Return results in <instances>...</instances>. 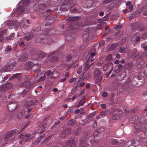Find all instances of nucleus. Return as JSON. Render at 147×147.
I'll return each instance as SVG.
<instances>
[{
	"instance_id": "f257e3e1",
	"label": "nucleus",
	"mask_w": 147,
	"mask_h": 147,
	"mask_svg": "<svg viewBox=\"0 0 147 147\" xmlns=\"http://www.w3.org/2000/svg\"><path fill=\"white\" fill-rule=\"evenodd\" d=\"M28 0H23L20 1L18 4L16 8L14 11V15L16 17H18L22 15V13L25 10L24 5L26 3H28Z\"/></svg>"
},
{
	"instance_id": "f03ea898",
	"label": "nucleus",
	"mask_w": 147,
	"mask_h": 147,
	"mask_svg": "<svg viewBox=\"0 0 147 147\" xmlns=\"http://www.w3.org/2000/svg\"><path fill=\"white\" fill-rule=\"evenodd\" d=\"M17 132V130H11L6 134L5 136L1 140V142L2 144H6L8 143V141L11 140V137H12Z\"/></svg>"
},
{
	"instance_id": "7ed1b4c3",
	"label": "nucleus",
	"mask_w": 147,
	"mask_h": 147,
	"mask_svg": "<svg viewBox=\"0 0 147 147\" xmlns=\"http://www.w3.org/2000/svg\"><path fill=\"white\" fill-rule=\"evenodd\" d=\"M94 78L96 79V82L99 84L102 80V76L100 71L98 69H96L94 71Z\"/></svg>"
},
{
	"instance_id": "20e7f679",
	"label": "nucleus",
	"mask_w": 147,
	"mask_h": 147,
	"mask_svg": "<svg viewBox=\"0 0 147 147\" xmlns=\"http://www.w3.org/2000/svg\"><path fill=\"white\" fill-rule=\"evenodd\" d=\"M131 27L133 30L137 29V30L140 31H143L145 29L143 25H140L138 23H137L132 24L131 25Z\"/></svg>"
},
{
	"instance_id": "39448f33",
	"label": "nucleus",
	"mask_w": 147,
	"mask_h": 147,
	"mask_svg": "<svg viewBox=\"0 0 147 147\" xmlns=\"http://www.w3.org/2000/svg\"><path fill=\"white\" fill-rule=\"evenodd\" d=\"M45 5L43 4H40L39 6L38 4H36L33 6L34 9V10H36L37 11H38L40 12V13H43V9H45L43 8H45Z\"/></svg>"
},
{
	"instance_id": "423d86ee",
	"label": "nucleus",
	"mask_w": 147,
	"mask_h": 147,
	"mask_svg": "<svg viewBox=\"0 0 147 147\" xmlns=\"http://www.w3.org/2000/svg\"><path fill=\"white\" fill-rule=\"evenodd\" d=\"M56 54H57V53L56 52L49 54L48 56L49 59L52 61H58L59 59V58L56 56L55 55Z\"/></svg>"
},
{
	"instance_id": "0eeeda50",
	"label": "nucleus",
	"mask_w": 147,
	"mask_h": 147,
	"mask_svg": "<svg viewBox=\"0 0 147 147\" xmlns=\"http://www.w3.org/2000/svg\"><path fill=\"white\" fill-rule=\"evenodd\" d=\"M18 106V105L16 102H11L7 105V107L9 110H14Z\"/></svg>"
},
{
	"instance_id": "6e6552de",
	"label": "nucleus",
	"mask_w": 147,
	"mask_h": 147,
	"mask_svg": "<svg viewBox=\"0 0 147 147\" xmlns=\"http://www.w3.org/2000/svg\"><path fill=\"white\" fill-rule=\"evenodd\" d=\"M35 133H33L31 134H28L25 135V136L26 137L28 138V139L26 140L25 141L21 140L20 141V144H23L22 143H23L24 141L25 142L27 141L28 140H31L35 136Z\"/></svg>"
},
{
	"instance_id": "1a4fd4ad",
	"label": "nucleus",
	"mask_w": 147,
	"mask_h": 147,
	"mask_svg": "<svg viewBox=\"0 0 147 147\" xmlns=\"http://www.w3.org/2000/svg\"><path fill=\"white\" fill-rule=\"evenodd\" d=\"M71 129H68L63 131L61 134V136L62 138H64L68 135L71 132Z\"/></svg>"
},
{
	"instance_id": "9d476101",
	"label": "nucleus",
	"mask_w": 147,
	"mask_h": 147,
	"mask_svg": "<svg viewBox=\"0 0 147 147\" xmlns=\"http://www.w3.org/2000/svg\"><path fill=\"white\" fill-rule=\"evenodd\" d=\"M32 69L34 71L38 74V73L40 71V65L39 64H34L32 66Z\"/></svg>"
},
{
	"instance_id": "9b49d317",
	"label": "nucleus",
	"mask_w": 147,
	"mask_h": 147,
	"mask_svg": "<svg viewBox=\"0 0 147 147\" xmlns=\"http://www.w3.org/2000/svg\"><path fill=\"white\" fill-rule=\"evenodd\" d=\"M93 63H91L89 60H87L86 63V66L84 69L83 70L84 73L86 72L89 68L90 66L92 65Z\"/></svg>"
},
{
	"instance_id": "f8f14e48",
	"label": "nucleus",
	"mask_w": 147,
	"mask_h": 147,
	"mask_svg": "<svg viewBox=\"0 0 147 147\" xmlns=\"http://www.w3.org/2000/svg\"><path fill=\"white\" fill-rule=\"evenodd\" d=\"M122 113L121 111H119L116 114L113 115L112 119L114 120H116L119 118L121 116Z\"/></svg>"
},
{
	"instance_id": "ddd939ff",
	"label": "nucleus",
	"mask_w": 147,
	"mask_h": 147,
	"mask_svg": "<svg viewBox=\"0 0 147 147\" xmlns=\"http://www.w3.org/2000/svg\"><path fill=\"white\" fill-rule=\"evenodd\" d=\"M59 76V73L58 71H53L52 73V75L49 77V78L50 79H52L53 78H55Z\"/></svg>"
},
{
	"instance_id": "4468645a",
	"label": "nucleus",
	"mask_w": 147,
	"mask_h": 147,
	"mask_svg": "<svg viewBox=\"0 0 147 147\" xmlns=\"http://www.w3.org/2000/svg\"><path fill=\"white\" fill-rule=\"evenodd\" d=\"M27 57L26 54L22 55L19 59V61H25L27 60Z\"/></svg>"
},
{
	"instance_id": "2eb2a0df",
	"label": "nucleus",
	"mask_w": 147,
	"mask_h": 147,
	"mask_svg": "<svg viewBox=\"0 0 147 147\" xmlns=\"http://www.w3.org/2000/svg\"><path fill=\"white\" fill-rule=\"evenodd\" d=\"M6 32V30H3L1 32L0 34V42H2L4 40V37L3 36V35Z\"/></svg>"
},
{
	"instance_id": "dca6fc26",
	"label": "nucleus",
	"mask_w": 147,
	"mask_h": 147,
	"mask_svg": "<svg viewBox=\"0 0 147 147\" xmlns=\"http://www.w3.org/2000/svg\"><path fill=\"white\" fill-rule=\"evenodd\" d=\"M4 85L7 90V89L11 88L13 86L12 84L10 82H8Z\"/></svg>"
},
{
	"instance_id": "f3484780",
	"label": "nucleus",
	"mask_w": 147,
	"mask_h": 147,
	"mask_svg": "<svg viewBox=\"0 0 147 147\" xmlns=\"http://www.w3.org/2000/svg\"><path fill=\"white\" fill-rule=\"evenodd\" d=\"M22 75L21 73H18L13 75L11 77V78H17L19 80L22 77Z\"/></svg>"
},
{
	"instance_id": "a211bd4d",
	"label": "nucleus",
	"mask_w": 147,
	"mask_h": 147,
	"mask_svg": "<svg viewBox=\"0 0 147 147\" xmlns=\"http://www.w3.org/2000/svg\"><path fill=\"white\" fill-rule=\"evenodd\" d=\"M33 35L31 34H28L25 36L24 37V38L27 41H28L30 40L33 37Z\"/></svg>"
},
{
	"instance_id": "6ab92c4d",
	"label": "nucleus",
	"mask_w": 147,
	"mask_h": 147,
	"mask_svg": "<svg viewBox=\"0 0 147 147\" xmlns=\"http://www.w3.org/2000/svg\"><path fill=\"white\" fill-rule=\"evenodd\" d=\"M43 138V136H40L38 138L37 140L34 142L33 143V144L34 145H36L40 142L41 140Z\"/></svg>"
},
{
	"instance_id": "aec40b11",
	"label": "nucleus",
	"mask_w": 147,
	"mask_h": 147,
	"mask_svg": "<svg viewBox=\"0 0 147 147\" xmlns=\"http://www.w3.org/2000/svg\"><path fill=\"white\" fill-rule=\"evenodd\" d=\"M9 67L7 66H3L0 69V71L1 72H5L9 71Z\"/></svg>"
},
{
	"instance_id": "412c9836",
	"label": "nucleus",
	"mask_w": 147,
	"mask_h": 147,
	"mask_svg": "<svg viewBox=\"0 0 147 147\" xmlns=\"http://www.w3.org/2000/svg\"><path fill=\"white\" fill-rule=\"evenodd\" d=\"M34 104V102L32 101H28L26 102L25 104V107H28L32 106Z\"/></svg>"
},
{
	"instance_id": "4be33fe9",
	"label": "nucleus",
	"mask_w": 147,
	"mask_h": 147,
	"mask_svg": "<svg viewBox=\"0 0 147 147\" xmlns=\"http://www.w3.org/2000/svg\"><path fill=\"white\" fill-rule=\"evenodd\" d=\"M95 54L94 53H92L90 55V56L89 57V59H88L87 60H89L91 62V63L93 61L94 59L93 57L94 56Z\"/></svg>"
},
{
	"instance_id": "5701e85b",
	"label": "nucleus",
	"mask_w": 147,
	"mask_h": 147,
	"mask_svg": "<svg viewBox=\"0 0 147 147\" xmlns=\"http://www.w3.org/2000/svg\"><path fill=\"white\" fill-rule=\"evenodd\" d=\"M43 9H43V12L44 11V12L45 11H46L47 13V15H49L51 13V10L50 9H47L46 5L45 8L44 7Z\"/></svg>"
},
{
	"instance_id": "b1692460",
	"label": "nucleus",
	"mask_w": 147,
	"mask_h": 147,
	"mask_svg": "<svg viewBox=\"0 0 147 147\" xmlns=\"http://www.w3.org/2000/svg\"><path fill=\"white\" fill-rule=\"evenodd\" d=\"M7 90L6 88H5V86L3 84L0 86V91H5Z\"/></svg>"
},
{
	"instance_id": "393cba45",
	"label": "nucleus",
	"mask_w": 147,
	"mask_h": 147,
	"mask_svg": "<svg viewBox=\"0 0 147 147\" xmlns=\"http://www.w3.org/2000/svg\"><path fill=\"white\" fill-rule=\"evenodd\" d=\"M85 138L84 137H83L82 138H81L80 140V143L81 145L83 143L85 142ZM80 147H84L83 145L81 146Z\"/></svg>"
},
{
	"instance_id": "a878e982",
	"label": "nucleus",
	"mask_w": 147,
	"mask_h": 147,
	"mask_svg": "<svg viewBox=\"0 0 147 147\" xmlns=\"http://www.w3.org/2000/svg\"><path fill=\"white\" fill-rule=\"evenodd\" d=\"M15 36V34L12 33L9 36L6 37V39L8 40L13 39Z\"/></svg>"
},
{
	"instance_id": "bb28decb",
	"label": "nucleus",
	"mask_w": 147,
	"mask_h": 147,
	"mask_svg": "<svg viewBox=\"0 0 147 147\" xmlns=\"http://www.w3.org/2000/svg\"><path fill=\"white\" fill-rule=\"evenodd\" d=\"M46 78V76H42L40 77L37 80V81L38 82H40L41 81H42L44 80Z\"/></svg>"
},
{
	"instance_id": "cd10ccee",
	"label": "nucleus",
	"mask_w": 147,
	"mask_h": 147,
	"mask_svg": "<svg viewBox=\"0 0 147 147\" xmlns=\"http://www.w3.org/2000/svg\"><path fill=\"white\" fill-rule=\"evenodd\" d=\"M107 111H104L100 113V115L102 116V117L105 116L107 114Z\"/></svg>"
},
{
	"instance_id": "c85d7f7f",
	"label": "nucleus",
	"mask_w": 147,
	"mask_h": 147,
	"mask_svg": "<svg viewBox=\"0 0 147 147\" xmlns=\"http://www.w3.org/2000/svg\"><path fill=\"white\" fill-rule=\"evenodd\" d=\"M45 124H44L43 125L42 127H41L40 128V130H41V131L40 132V133L41 134L42 133L43 131H45V130L46 129L45 128Z\"/></svg>"
},
{
	"instance_id": "c756f323",
	"label": "nucleus",
	"mask_w": 147,
	"mask_h": 147,
	"mask_svg": "<svg viewBox=\"0 0 147 147\" xmlns=\"http://www.w3.org/2000/svg\"><path fill=\"white\" fill-rule=\"evenodd\" d=\"M141 47L142 48L144 49L145 51H146L147 50V45L145 44H142L141 45Z\"/></svg>"
},
{
	"instance_id": "7c9ffc66",
	"label": "nucleus",
	"mask_w": 147,
	"mask_h": 147,
	"mask_svg": "<svg viewBox=\"0 0 147 147\" xmlns=\"http://www.w3.org/2000/svg\"><path fill=\"white\" fill-rule=\"evenodd\" d=\"M14 26H15L16 27H18L19 26H20L21 25H22V23H21L20 22H18L17 21H16V22L14 23Z\"/></svg>"
},
{
	"instance_id": "2f4dec72",
	"label": "nucleus",
	"mask_w": 147,
	"mask_h": 147,
	"mask_svg": "<svg viewBox=\"0 0 147 147\" xmlns=\"http://www.w3.org/2000/svg\"><path fill=\"white\" fill-rule=\"evenodd\" d=\"M112 58V55L111 54H109L106 57V59L107 60H110Z\"/></svg>"
},
{
	"instance_id": "473e14b6",
	"label": "nucleus",
	"mask_w": 147,
	"mask_h": 147,
	"mask_svg": "<svg viewBox=\"0 0 147 147\" xmlns=\"http://www.w3.org/2000/svg\"><path fill=\"white\" fill-rule=\"evenodd\" d=\"M45 53H40L39 55V57L40 58H43L45 57Z\"/></svg>"
},
{
	"instance_id": "72a5a7b5",
	"label": "nucleus",
	"mask_w": 147,
	"mask_h": 147,
	"mask_svg": "<svg viewBox=\"0 0 147 147\" xmlns=\"http://www.w3.org/2000/svg\"><path fill=\"white\" fill-rule=\"evenodd\" d=\"M82 67H80L78 69H77V73L78 74H80L82 71Z\"/></svg>"
},
{
	"instance_id": "f704fd0d",
	"label": "nucleus",
	"mask_w": 147,
	"mask_h": 147,
	"mask_svg": "<svg viewBox=\"0 0 147 147\" xmlns=\"http://www.w3.org/2000/svg\"><path fill=\"white\" fill-rule=\"evenodd\" d=\"M146 37H147V32L144 33L142 34L141 38L144 39Z\"/></svg>"
},
{
	"instance_id": "c9c22d12",
	"label": "nucleus",
	"mask_w": 147,
	"mask_h": 147,
	"mask_svg": "<svg viewBox=\"0 0 147 147\" xmlns=\"http://www.w3.org/2000/svg\"><path fill=\"white\" fill-rule=\"evenodd\" d=\"M126 48H125V47H122L120 49H119V51L120 53H122L124 52L125 51V49H126Z\"/></svg>"
},
{
	"instance_id": "e433bc0d",
	"label": "nucleus",
	"mask_w": 147,
	"mask_h": 147,
	"mask_svg": "<svg viewBox=\"0 0 147 147\" xmlns=\"http://www.w3.org/2000/svg\"><path fill=\"white\" fill-rule=\"evenodd\" d=\"M11 48H9V47H7L5 49V51L6 52V53H6L8 51H11Z\"/></svg>"
},
{
	"instance_id": "4c0bfd02",
	"label": "nucleus",
	"mask_w": 147,
	"mask_h": 147,
	"mask_svg": "<svg viewBox=\"0 0 147 147\" xmlns=\"http://www.w3.org/2000/svg\"><path fill=\"white\" fill-rule=\"evenodd\" d=\"M28 64L29 65V67L30 68H32V66L33 65V63L31 61H29L28 62Z\"/></svg>"
},
{
	"instance_id": "58836bf2",
	"label": "nucleus",
	"mask_w": 147,
	"mask_h": 147,
	"mask_svg": "<svg viewBox=\"0 0 147 147\" xmlns=\"http://www.w3.org/2000/svg\"><path fill=\"white\" fill-rule=\"evenodd\" d=\"M84 100H81L80 101L79 104V105H80V106H82L84 105Z\"/></svg>"
},
{
	"instance_id": "ea45409f",
	"label": "nucleus",
	"mask_w": 147,
	"mask_h": 147,
	"mask_svg": "<svg viewBox=\"0 0 147 147\" xmlns=\"http://www.w3.org/2000/svg\"><path fill=\"white\" fill-rule=\"evenodd\" d=\"M78 18L77 17H73L71 18V19L73 21H75L78 20Z\"/></svg>"
},
{
	"instance_id": "a19ab883",
	"label": "nucleus",
	"mask_w": 147,
	"mask_h": 147,
	"mask_svg": "<svg viewBox=\"0 0 147 147\" xmlns=\"http://www.w3.org/2000/svg\"><path fill=\"white\" fill-rule=\"evenodd\" d=\"M47 73V76H48V77H50V75L51 74V71L50 70H48L46 72Z\"/></svg>"
},
{
	"instance_id": "79ce46f5",
	"label": "nucleus",
	"mask_w": 147,
	"mask_h": 147,
	"mask_svg": "<svg viewBox=\"0 0 147 147\" xmlns=\"http://www.w3.org/2000/svg\"><path fill=\"white\" fill-rule=\"evenodd\" d=\"M108 95L107 93V92H104L102 94V96L103 97H106Z\"/></svg>"
},
{
	"instance_id": "37998d69",
	"label": "nucleus",
	"mask_w": 147,
	"mask_h": 147,
	"mask_svg": "<svg viewBox=\"0 0 147 147\" xmlns=\"http://www.w3.org/2000/svg\"><path fill=\"white\" fill-rule=\"evenodd\" d=\"M72 58V56L70 54H69L67 56V60H70Z\"/></svg>"
},
{
	"instance_id": "c03bdc74",
	"label": "nucleus",
	"mask_w": 147,
	"mask_h": 147,
	"mask_svg": "<svg viewBox=\"0 0 147 147\" xmlns=\"http://www.w3.org/2000/svg\"><path fill=\"white\" fill-rule=\"evenodd\" d=\"M147 56V53L146 52L143 53L141 57L142 58H144Z\"/></svg>"
},
{
	"instance_id": "a18cd8bd",
	"label": "nucleus",
	"mask_w": 147,
	"mask_h": 147,
	"mask_svg": "<svg viewBox=\"0 0 147 147\" xmlns=\"http://www.w3.org/2000/svg\"><path fill=\"white\" fill-rule=\"evenodd\" d=\"M26 83V82H22L21 84L20 85V87H22L25 85Z\"/></svg>"
},
{
	"instance_id": "49530a36",
	"label": "nucleus",
	"mask_w": 147,
	"mask_h": 147,
	"mask_svg": "<svg viewBox=\"0 0 147 147\" xmlns=\"http://www.w3.org/2000/svg\"><path fill=\"white\" fill-rule=\"evenodd\" d=\"M84 113V110H83V109H80L79 113L81 114H83Z\"/></svg>"
},
{
	"instance_id": "de8ad7c7",
	"label": "nucleus",
	"mask_w": 147,
	"mask_h": 147,
	"mask_svg": "<svg viewBox=\"0 0 147 147\" xmlns=\"http://www.w3.org/2000/svg\"><path fill=\"white\" fill-rule=\"evenodd\" d=\"M76 78H72L69 81V82L70 83H71L73 82L75 80H76Z\"/></svg>"
},
{
	"instance_id": "09e8293b",
	"label": "nucleus",
	"mask_w": 147,
	"mask_h": 147,
	"mask_svg": "<svg viewBox=\"0 0 147 147\" xmlns=\"http://www.w3.org/2000/svg\"><path fill=\"white\" fill-rule=\"evenodd\" d=\"M101 107L103 109H105L106 107V105L105 104H101Z\"/></svg>"
},
{
	"instance_id": "8fccbe9b",
	"label": "nucleus",
	"mask_w": 147,
	"mask_h": 147,
	"mask_svg": "<svg viewBox=\"0 0 147 147\" xmlns=\"http://www.w3.org/2000/svg\"><path fill=\"white\" fill-rule=\"evenodd\" d=\"M51 137H52V135H50L47 138H46L45 139V141H48L49 139H50Z\"/></svg>"
},
{
	"instance_id": "3c124183",
	"label": "nucleus",
	"mask_w": 147,
	"mask_h": 147,
	"mask_svg": "<svg viewBox=\"0 0 147 147\" xmlns=\"http://www.w3.org/2000/svg\"><path fill=\"white\" fill-rule=\"evenodd\" d=\"M29 26L28 25H26L25 24H22V27L23 28H26Z\"/></svg>"
},
{
	"instance_id": "603ef678",
	"label": "nucleus",
	"mask_w": 147,
	"mask_h": 147,
	"mask_svg": "<svg viewBox=\"0 0 147 147\" xmlns=\"http://www.w3.org/2000/svg\"><path fill=\"white\" fill-rule=\"evenodd\" d=\"M30 115L31 114L29 113L26 115L25 116V118L26 119L28 118L29 117Z\"/></svg>"
},
{
	"instance_id": "864d4df0",
	"label": "nucleus",
	"mask_w": 147,
	"mask_h": 147,
	"mask_svg": "<svg viewBox=\"0 0 147 147\" xmlns=\"http://www.w3.org/2000/svg\"><path fill=\"white\" fill-rule=\"evenodd\" d=\"M74 112L75 114H78L79 113L80 109H77L74 111Z\"/></svg>"
},
{
	"instance_id": "5fc2aeb1",
	"label": "nucleus",
	"mask_w": 147,
	"mask_h": 147,
	"mask_svg": "<svg viewBox=\"0 0 147 147\" xmlns=\"http://www.w3.org/2000/svg\"><path fill=\"white\" fill-rule=\"evenodd\" d=\"M66 80V78H62L61 79L60 81L61 82H63L65 81Z\"/></svg>"
},
{
	"instance_id": "6e6d98bb",
	"label": "nucleus",
	"mask_w": 147,
	"mask_h": 147,
	"mask_svg": "<svg viewBox=\"0 0 147 147\" xmlns=\"http://www.w3.org/2000/svg\"><path fill=\"white\" fill-rule=\"evenodd\" d=\"M140 36H138L137 38H136V40H135V41L136 42H138V41H140Z\"/></svg>"
},
{
	"instance_id": "4d7b16f0",
	"label": "nucleus",
	"mask_w": 147,
	"mask_h": 147,
	"mask_svg": "<svg viewBox=\"0 0 147 147\" xmlns=\"http://www.w3.org/2000/svg\"><path fill=\"white\" fill-rule=\"evenodd\" d=\"M66 145L69 146L70 147H75L74 144H73V146H71L69 144V142L68 144H67Z\"/></svg>"
},
{
	"instance_id": "13d9d810",
	"label": "nucleus",
	"mask_w": 147,
	"mask_h": 147,
	"mask_svg": "<svg viewBox=\"0 0 147 147\" xmlns=\"http://www.w3.org/2000/svg\"><path fill=\"white\" fill-rule=\"evenodd\" d=\"M131 4V2L130 1H128L127 3L126 4V6H130V5Z\"/></svg>"
},
{
	"instance_id": "bf43d9fd",
	"label": "nucleus",
	"mask_w": 147,
	"mask_h": 147,
	"mask_svg": "<svg viewBox=\"0 0 147 147\" xmlns=\"http://www.w3.org/2000/svg\"><path fill=\"white\" fill-rule=\"evenodd\" d=\"M133 7L132 5H130L129 7V9L130 10H132L133 9Z\"/></svg>"
},
{
	"instance_id": "052dcab7",
	"label": "nucleus",
	"mask_w": 147,
	"mask_h": 147,
	"mask_svg": "<svg viewBox=\"0 0 147 147\" xmlns=\"http://www.w3.org/2000/svg\"><path fill=\"white\" fill-rule=\"evenodd\" d=\"M20 45L21 46H23L24 45V42L23 41L20 44Z\"/></svg>"
},
{
	"instance_id": "680f3d73",
	"label": "nucleus",
	"mask_w": 147,
	"mask_h": 147,
	"mask_svg": "<svg viewBox=\"0 0 147 147\" xmlns=\"http://www.w3.org/2000/svg\"><path fill=\"white\" fill-rule=\"evenodd\" d=\"M85 83L82 82L80 84V87H82V86H83L85 85Z\"/></svg>"
},
{
	"instance_id": "e2e57ef3",
	"label": "nucleus",
	"mask_w": 147,
	"mask_h": 147,
	"mask_svg": "<svg viewBox=\"0 0 147 147\" xmlns=\"http://www.w3.org/2000/svg\"><path fill=\"white\" fill-rule=\"evenodd\" d=\"M119 25H117L114 28L115 30H117L119 28Z\"/></svg>"
},
{
	"instance_id": "0e129e2a",
	"label": "nucleus",
	"mask_w": 147,
	"mask_h": 147,
	"mask_svg": "<svg viewBox=\"0 0 147 147\" xmlns=\"http://www.w3.org/2000/svg\"><path fill=\"white\" fill-rule=\"evenodd\" d=\"M122 65L121 64H119L118 65V68L119 69H121L122 68Z\"/></svg>"
},
{
	"instance_id": "69168bd1",
	"label": "nucleus",
	"mask_w": 147,
	"mask_h": 147,
	"mask_svg": "<svg viewBox=\"0 0 147 147\" xmlns=\"http://www.w3.org/2000/svg\"><path fill=\"white\" fill-rule=\"evenodd\" d=\"M99 14L100 16H103V15L104 14V12H100L99 13Z\"/></svg>"
},
{
	"instance_id": "338daca9",
	"label": "nucleus",
	"mask_w": 147,
	"mask_h": 147,
	"mask_svg": "<svg viewBox=\"0 0 147 147\" xmlns=\"http://www.w3.org/2000/svg\"><path fill=\"white\" fill-rule=\"evenodd\" d=\"M32 107H30V108L28 109V111H27L28 113H29V112H30L32 110Z\"/></svg>"
},
{
	"instance_id": "774afa93",
	"label": "nucleus",
	"mask_w": 147,
	"mask_h": 147,
	"mask_svg": "<svg viewBox=\"0 0 147 147\" xmlns=\"http://www.w3.org/2000/svg\"><path fill=\"white\" fill-rule=\"evenodd\" d=\"M65 76L67 78L69 76V74L68 72H67L65 74Z\"/></svg>"
}]
</instances>
